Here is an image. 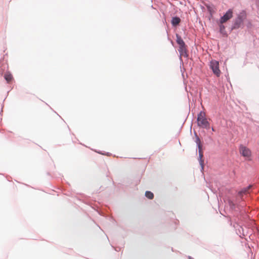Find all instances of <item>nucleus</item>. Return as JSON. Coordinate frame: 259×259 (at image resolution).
Segmentation results:
<instances>
[{
    "mask_svg": "<svg viewBox=\"0 0 259 259\" xmlns=\"http://www.w3.org/2000/svg\"><path fill=\"white\" fill-rule=\"evenodd\" d=\"M198 125L203 128L209 127V123L205 118V114L203 112H200L197 117Z\"/></svg>",
    "mask_w": 259,
    "mask_h": 259,
    "instance_id": "obj_1",
    "label": "nucleus"
},
{
    "mask_svg": "<svg viewBox=\"0 0 259 259\" xmlns=\"http://www.w3.org/2000/svg\"><path fill=\"white\" fill-rule=\"evenodd\" d=\"M241 155L245 157L246 159H250L251 156V152L249 149L246 147L241 145L239 148Z\"/></svg>",
    "mask_w": 259,
    "mask_h": 259,
    "instance_id": "obj_2",
    "label": "nucleus"
},
{
    "mask_svg": "<svg viewBox=\"0 0 259 259\" xmlns=\"http://www.w3.org/2000/svg\"><path fill=\"white\" fill-rule=\"evenodd\" d=\"M210 67L214 74H215L217 76H219L221 71L219 69V62L215 60L211 61L210 62Z\"/></svg>",
    "mask_w": 259,
    "mask_h": 259,
    "instance_id": "obj_3",
    "label": "nucleus"
},
{
    "mask_svg": "<svg viewBox=\"0 0 259 259\" xmlns=\"http://www.w3.org/2000/svg\"><path fill=\"white\" fill-rule=\"evenodd\" d=\"M233 11L232 10H229L226 14L221 18L220 22L221 24L224 23L232 17Z\"/></svg>",
    "mask_w": 259,
    "mask_h": 259,
    "instance_id": "obj_4",
    "label": "nucleus"
},
{
    "mask_svg": "<svg viewBox=\"0 0 259 259\" xmlns=\"http://www.w3.org/2000/svg\"><path fill=\"white\" fill-rule=\"evenodd\" d=\"M197 143L198 145V148H199L200 163L201 165L202 168L203 169V161L202 160L203 153L201 150V145H200V140L198 138L197 139Z\"/></svg>",
    "mask_w": 259,
    "mask_h": 259,
    "instance_id": "obj_5",
    "label": "nucleus"
},
{
    "mask_svg": "<svg viewBox=\"0 0 259 259\" xmlns=\"http://www.w3.org/2000/svg\"><path fill=\"white\" fill-rule=\"evenodd\" d=\"M179 51L181 55L185 56L186 55V49L185 45L179 46Z\"/></svg>",
    "mask_w": 259,
    "mask_h": 259,
    "instance_id": "obj_6",
    "label": "nucleus"
},
{
    "mask_svg": "<svg viewBox=\"0 0 259 259\" xmlns=\"http://www.w3.org/2000/svg\"><path fill=\"white\" fill-rule=\"evenodd\" d=\"M180 19L179 17H176L172 18L171 20V23L174 26H176L180 23Z\"/></svg>",
    "mask_w": 259,
    "mask_h": 259,
    "instance_id": "obj_7",
    "label": "nucleus"
},
{
    "mask_svg": "<svg viewBox=\"0 0 259 259\" xmlns=\"http://www.w3.org/2000/svg\"><path fill=\"white\" fill-rule=\"evenodd\" d=\"M177 42L179 44V46H185V42L182 39L180 36L179 35H177Z\"/></svg>",
    "mask_w": 259,
    "mask_h": 259,
    "instance_id": "obj_8",
    "label": "nucleus"
},
{
    "mask_svg": "<svg viewBox=\"0 0 259 259\" xmlns=\"http://www.w3.org/2000/svg\"><path fill=\"white\" fill-rule=\"evenodd\" d=\"M4 77L8 82H10L13 79L12 75L9 73H6Z\"/></svg>",
    "mask_w": 259,
    "mask_h": 259,
    "instance_id": "obj_9",
    "label": "nucleus"
},
{
    "mask_svg": "<svg viewBox=\"0 0 259 259\" xmlns=\"http://www.w3.org/2000/svg\"><path fill=\"white\" fill-rule=\"evenodd\" d=\"M145 196L149 199H152L154 198V194L150 191H146L145 192Z\"/></svg>",
    "mask_w": 259,
    "mask_h": 259,
    "instance_id": "obj_10",
    "label": "nucleus"
},
{
    "mask_svg": "<svg viewBox=\"0 0 259 259\" xmlns=\"http://www.w3.org/2000/svg\"><path fill=\"white\" fill-rule=\"evenodd\" d=\"M251 185H249V186H248L247 188L243 189L242 191H241L239 192V193H240V194H241L242 193H244V194L246 193L247 192V191H248L249 189H250V188H251Z\"/></svg>",
    "mask_w": 259,
    "mask_h": 259,
    "instance_id": "obj_11",
    "label": "nucleus"
},
{
    "mask_svg": "<svg viewBox=\"0 0 259 259\" xmlns=\"http://www.w3.org/2000/svg\"><path fill=\"white\" fill-rule=\"evenodd\" d=\"M220 28H221V30H222V29H224V26H223V25H221V26H220Z\"/></svg>",
    "mask_w": 259,
    "mask_h": 259,
    "instance_id": "obj_12",
    "label": "nucleus"
},
{
    "mask_svg": "<svg viewBox=\"0 0 259 259\" xmlns=\"http://www.w3.org/2000/svg\"><path fill=\"white\" fill-rule=\"evenodd\" d=\"M212 131H214L213 128H212Z\"/></svg>",
    "mask_w": 259,
    "mask_h": 259,
    "instance_id": "obj_13",
    "label": "nucleus"
},
{
    "mask_svg": "<svg viewBox=\"0 0 259 259\" xmlns=\"http://www.w3.org/2000/svg\"><path fill=\"white\" fill-rule=\"evenodd\" d=\"M189 258H190V259H192L190 257Z\"/></svg>",
    "mask_w": 259,
    "mask_h": 259,
    "instance_id": "obj_14",
    "label": "nucleus"
}]
</instances>
